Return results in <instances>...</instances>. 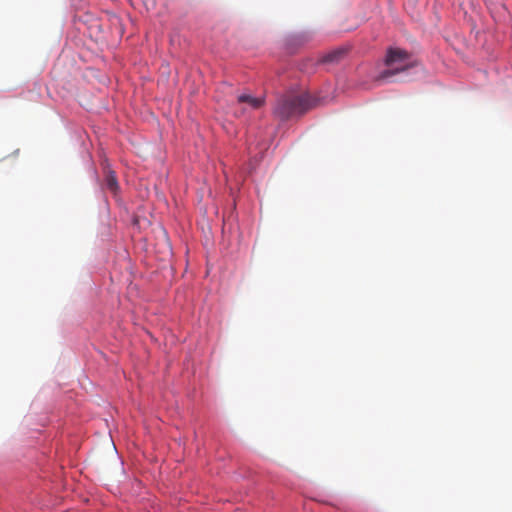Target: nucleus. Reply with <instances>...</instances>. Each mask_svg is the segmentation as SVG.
Masks as SVG:
<instances>
[{
  "label": "nucleus",
  "instance_id": "obj_1",
  "mask_svg": "<svg viewBox=\"0 0 512 512\" xmlns=\"http://www.w3.org/2000/svg\"><path fill=\"white\" fill-rule=\"evenodd\" d=\"M317 100L310 94L285 95L278 99L274 113L283 120L297 114H303L316 106Z\"/></svg>",
  "mask_w": 512,
  "mask_h": 512
},
{
  "label": "nucleus",
  "instance_id": "obj_2",
  "mask_svg": "<svg viewBox=\"0 0 512 512\" xmlns=\"http://www.w3.org/2000/svg\"><path fill=\"white\" fill-rule=\"evenodd\" d=\"M409 59V54L402 49L399 48H390L387 51V55L385 58V64L387 66H393L394 64H401V66L391 69H386L382 71L377 77L376 81L382 82L390 79L396 74L407 70L411 65L406 64V61Z\"/></svg>",
  "mask_w": 512,
  "mask_h": 512
},
{
  "label": "nucleus",
  "instance_id": "obj_3",
  "mask_svg": "<svg viewBox=\"0 0 512 512\" xmlns=\"http://www.w3.org/2000/svg\"><path fill=\"white\" fill-rule=\"evenodd\" d=\"M237 100L239 103H247L251 108L258 109L260 108L263 103L264 99L260 97H253L248 94H241L237 97Z\"/></svg>",
  "mask_w": 512,
  "mask_h": 512
},
{
  "label": "nucleus",
  "instance_id": "obj_4",
  "mask_svg": "<svg viewBox=\"0 0 512 512\" xmlns=\"http://www.w3.org/2000/svg\"><path fill=\"white\" fill-rule=\"evenodd\" d=\"M105 186L112 193L116 194L119 189V184L114 171L107 170L105 172Z\"/></svg>",
  "mask_w": 512,
  "mask_h": 512
},
{
  "label": "nucleus",
  "instance_id": "obj_5",
  "mask_svg": "<svg viewBox=\"0 0 512 512\" xmlns=\"http://www.w3.org/2000/svg\"><path fill=\"white\" fill-rule=\"evenodd\" d=\"M345 53H346V50L343 49V48L333 50V51L325 54L322 57L321 62H323V63H337L338 61H340L343 58Z\"/></svg>",
  "mask_w": 512,
  "mask_h": 512
}]
</instances>
